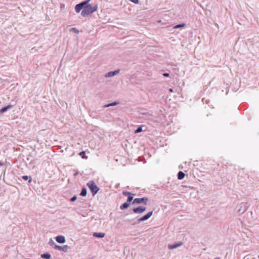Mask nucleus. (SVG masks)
I'll return each mask as SVG.
<instances>
[{
    "label": "nucleus",
    "instance_id": "nucleus-5",
    "mask_svg": "<svg viewBox=\"0 0 259 259\" xmlns=\"http://www.w3.org/2000/svg\"><path fill=\"white\" fill-rule=\"evenodd\" d=\"M54 248L56 249L63 251L64 252H67L68 251V249H70V247L66 245L61 246H59V245L55 244Z\"/></svg>",
    "mask_w": 259,
    "mask_h": 259
},
{
    "label": "nucleus",
    "instance_id": "nucleus-24",
    "mask_svg": "<svg viewBox=\"0 0 259 259\" xmlns=\"http://www.w3.org/2000/svg\"><path fill=\"white\" fill-rule=\"evenodd\" d=\"M85 151H81L79 153V155L81 156L83 158H87V157L84 156Z\"/></svg>",
    "mask_w": 259,
    "mask_h": 259
},
{
    "label": "nucleus",
    "instance_id": "nucleus-27",
    "mask_svg": "<svg viewBox=\"0 0 259 259\" xmlns=\"http://www.w3.org/2000/svg\"><path fill=\"white\" fill-rule=\"evenodd\" d=\"M77 199V196H73L71 199H70V201L71 202H73L74 201H75Z\"/></svg>",
    "mask_w": 259,
    "mask_h": 259
},
{
    "label": "nucleus",
    "instance_id": "nucleus-30",
    "mask_svg": "<svg viewBox=\"0 0 259 259\" xmlns=\"http://www.w3.org/2000/svg\"><path fill=\"white\" fill-rule=\"evenodd\" d=\"M49 243L51 245V244H55L54 241L52 239H50V241L49 242Z\"/></svg>",
    "mask_w": 259,
    "mask_h": 259
},
{
    "label": "nucleus",
    "instance_id": "nucleus-9",
    "mask_svg": "<svg viewBox=\"0 0 259 259\" xmlns=\"http://www.w3.org/2000/svg\"><path fill=\"white\" fill-rule=\"evenodd\" d=\"M182 244H183L182 242H180L179 243H175L172 244H169L168 245V248L169 249H175L178 247L181 246Z\"/></svg>",
    "mask_w": 259,
    "mask_h": 259
},
{
    "label": "nucleus",
    "instance_id": "nucleus-23",
    "mask_svg": "<svg viewBox=\"0 0 259 259\" xmlns=\"http://www.w3.org/2000/svg\"><path fill=\"white\" fill-rule=\"evenodd\" d=\"M133 200V195H129L128 196L127 202L128 203H131V202Z\"/></svg>",
    "mask_w": 259,
    "mask_h": 259
},
{
    "label": "nucleus",
    "instance_id": "nucleus-26",
    "mask_svg": "<svg viewBox=\"0 0 259 259\" xmlns=\"http://www.w3.org/2000/svg\"><path fill=\"white\" fill-rule=\"evenodd\" d=\"M71 30H72L73 32H75V33H79V31H78V30L76 28H75V27L72 28L71 29Z\"/></svg>",
    "mask_w": 259,
    "mask_h": 259
},
{
    "label": "nucleus",
    "instance_id": "nucleus-21",
    "mask_svg": "<svg viewBox=\"0 0 259 259\" xmlns=\"http://www.w3.org/2000/svg\"><path fill=\"white\" fill-rule=\"evenodd\" d=\"M143 126H144L142 125V126H139L137 128V130L135 131V133L137 134V133H139L143 131V130H142Z\"/></svg>",
    "mask_w": 259,
    "mask_h": 259
},
{
    "label": "nucleus",
    "instance_id": "nucleus-6",
    "mask_svg": "<svg viewBox=\"0 0 259 259\" xmlns=\"http://www.w3.org/2000/svg\"><path fill=\"white\" fill-rule=\"evenodd\" d=\"M153 211H150L148 213H147L146 214L144 215L141 218L138 220V223H140L141 222L145 221L148 219H149L152 215Z\"/></svg>",
    "mask_w": 259,
    "mask_h": 259
},
{
    "label": "nucleus",
    "instance_id": "nucleus-8",
    "mask_svg": "<svg viewBox=\"0 0 259 259\" xmlns=\"http://www.w3.org/2000/svg\"><path fill=\"white\" fill-rule=\"evenodd\" d=\"M119 71H120L119 70H116L114 71H110V72H108L107 73H106L105 76L106 77H112V76L117 74L118 73H119Z\"/></svg>",
    "mask_w": 259,
    "mask_h": 259
},
{
    "label": "nucleus",
    "instance_id": "nucleus-28",
    "mask_svg": "<svg viewBox=\"0 0 259 259\" xmlns=\"http://www.w3.org/2000/svg\"><path fill=\"white\" fill-rule=\"evenodd\" d=\"M132 3L137 4L139 3V0H130Z\"/></svg>",
    "mask_w": 259,
    "mask_h": 259
},
{
    "label": "nucleus",
    "instance_id": "nucleus-7",
    "mask_svg": "<svg viewBox=\"0 0 259 259\" xmlns=\"http://www.w3.org/2000/svg\"><path fill=\"white\" fill-rule=\"evenodd\" d=\"M146 209L145 207L143 206H138V207L135 208L133 209V211L134 213H142L144 212Z\"/></svg>",
    "mask_w": 259,
    "mask_h": 259
},
{
    "label": "nucleus",
    "instance_id": "nucleus-25",
    "mask_svg": "<svg viewBox=\"0 0 259 259\" xmlns=\"http://www.w3.org/2000/svg\"><path fill=\"white\" fill-rule=\"evenodd\" d=\"M185 25V24H178V25H177L175 28H180V27H184V26Z\"/></svg>",
    "mask_w": 259,
    "mask_h": 259
},
{
    "label": "nucleus",
    "instance_id": "nucleus-20",
    "mask_svg": "<svg viewBox=\"0 0 259 259\" xmlns=\"http://www.w3.org/2000/svg\"><path fill=\"white\" fill-rule=\"evenodd\" d=\"M118 103L117 102H112L111 103H110V104H108L104 105V108H106V107H110V106H115V105H117Z\"/></svg>",
    "mask_w": 259,
    "mask_h": 259
},
{
    "label": "nucleus",
    "instance_id": "nucleus-13",
    "mask_svg": "<svg viewBox=\"0 0 259 259\" xmlns=\"http://www.w3.org/2000/svg\"><path fill=\"white\" fill-rule=\"evenodd\" d=\"M12 107V105H9L7 106H5V107H3L0 110V113H3L6 112L7 110L11 108Z\"/></svg>",
    "mask_w": 259,
    "mask_h": 259
},
{
    "label": "nucleus",
    "instance_id": "nucleus-1",
    "mask_svg": "<svg viewBox=\"0 0 259 259\" xmlns=\"http://www.w3.org/2000/svg\"><path fill=\"white\" fill-rule=\"evenodd\" d=\"M97 8L98 6L97 5H91L90 6H89L88 7H85V9H83L81 14L83 17H86L95 12L97 10Z\"/></svg>",
    "mask_w": 259,
    "mask_h": 259
},
{
    "label": "nucleus",
    "instance_id": "nucleus-15",
    "mask_svg": "<svg viewBox=\"0 0 259 259\" xmlns=\"http://www.w3.org/2000/svg\"><path fill=\"white\" fill-rule=\"evenodd\" d=\"M41 257L45 259H50L51 255L49 253H45L41 254Z\"/></svg>",
    "mask_w": 259,
    "mask_h": 259
},
{
    "label": "nucleus",
    "instance_id": "nucleus-33",
    "mask_svg": "<svg viewBox=\"0 0 259 259\" xmlns=\"http://www.w3.org/2000/svg\"><path fill=\"white\" fill-rule=\"evenodd\" d=\"M77 175V172H76V173H75V174H74V176H76Z\"/></svg>",
    "mask_w": 259,
    "mask_h": 259
},
{
    "label": "nucleus",
    "instance_id": "nucleus-11",
    "mask_svg": "<svg viewBox=\"0 0 259 259\" xmlns=\"http://www.w3.org/2000/svg\"><path fill=\"white\" fill-rule=\"evenodd\" d=\"M91 0H86V1H84L80 3H79L80 4H81V6H82V7H83V9H85V7H88L89 6H90L91 5L89 4V3L90 2Z\"/></svg>",
    "mask_w": 259,
    "mask_h": 259
},
{
    "label": "nucleus",
    "instance_id": "nucleus-3",
    "mask_svg": "<svg viewBox=\"0 0 259 259\" xmlns=\"http://www.w3.org/2000/svg\"><path fill=\"white\" fill-rule=\"evenodd\" d=\"M148 200V197L135 198L134 199L133 201L132 202V204H139L141 203H143L144 204L146 205Z\"/></svg>",
    "mask_w": 259,
    "mask_h": 259
},
{
    "label": "nucleus",
    "instance_id": "nucleus-12",
    "mask_svg": "<svg viewBox=\"0 0 259 259\" xmlns=\"http://www.w3.org/2000/svg\"><path fill=\"white\" fill-rule=\"evenodd\" d=\"M130 205V203L126 201L120 205V209L121 210H124L125 209H126L129 207Z\"/></svg>",
    "mask_w": 259,
    "mask_h": 259
},
{
    "label": "nucleus",
    "instance_id": "nucleus-14",
    "mask_svg": "<svg viewBox=\"0 0 259 259\" xmlns=\"http://www.w3.org/2000/svg\"><path fill=\"white\" fill-rule=\"evenodd\" d=\"M105 235L104 233H94L93 234V236L98 238H103Z\"/></svg>",
    "mask_w": 259,
    "mask_h": 259
},
{
    "label": "nucleus",
    "instance_id": "nucleus-29",
    "mask_svg": "<svg viewBox=\"0 0 259 259\" xmlns=\"http://www.w3.org/2000/svg\"><path fill=\"white\" fill-rule=\"evenodd\" d=\"M164 77H168L169 76V74L168 73H164L162 74Z\"/></svg>",
    "mask_w": 259,
    "mask_h": 259
},
{
    "label": "nucleus",
    "instance_id": "nucleus-31",
    "mask_svg": "<svg viewBox=\"0 0 259 259\" xmlns=\"http://www.w3.org/2000/svg\"><path fill=\"white\" fill-rule=\"evenodd\" d=\"M169 91L170 93H172L174 92L172 89L171 88L169 89Z\"/></svg>",
    "mask_w": 259,
    "mask_h": 259
},
{
    "label": "nucleus",
    "instance_id": "nucleus-4",
    "mask_svg": "<svg viewBox=\"0 0 259 259\" xmlns=\"http://www.w3.org/2000/svg\"><path fill=\"white\" fill-rule=\"evenodd\" d=\"M249 205L246 202H242L239 206L237 211L243 213L245 212L248 208Z\"/></svg>",
    "mask_w": 259,
    "mask_h": 259
},
{
    "label": "nucleus",
    "instance_id": "nucleus-22",
    "mask_svg": "<svg viewBox=\"0 0 259 259\" xmlns=\"http://www.w3.org/2000/svg\"><path fill=\"white\" fill-rule=\"evenodd\" d=\"M122 194L124 196H129L130 195H134L135 194H132V193L130 192H127V191H122Z\"/></svg>",
    "mask_w": 259,
    "mask_h": 259
},
{
    "label": "nucleus",
    "instance_id": "nucleus-10",
    "mask_svg": "<svg viewBox=\"0 0 259 259\" xmlns=\"http://www.w3.org/2000/svg\"><path fill=\"white\" fill-rule=\"evenodd\" d=\"M56 240L59 243H64L65 242V237L63 236L59 235L56 237Z\"/></svg>",
    "mask_w": 259,
    "mask_h": 259
},
{
    "label": "nucleus",
    "instance_id": "nucleus-18",
    "mask_svg": "<svg viewBox=\"0 0 259 259\" xmlns=\"http://www.w3.org/2000/svg\"><path fill=\"white\" fill-rule=\"evenodd\" d=\"M22 178L25 180V181H27V180H28V182L30 183L32 181V178L30 176H23L22 177Z\"/></svg>",
    "mask_w": 259,
    "mask_h": 259
},
{
    "label": "nucleus",
    "instance_id": "nucleus-32",
    "mask_svg": "<svg viewBox=\"0 0 259 259\" xmlns=\"http://www.w3.org/2000/svg\"><path fill=\"white\" fill-rule=\"evenodd\" d=\"M3 165V163H2L1 162H0V165H1V166H2V165Z\"/></svg>",
    "mask_w": 259,
    "mask_h": 259
},
{
    "label": "nucleus",
    "instance_id": "nucleus-19",
    "mask_svg": "<svg viewBox=\"0 0 259 259\" xmlns=\"http://www.w3.org/2000/svg\"><path fill=\"white\" fill-rule=\"evenodd\" d=\"M87 194V191L85 188H83L81 191V192L80 193V196H85Z\"/></svg>",
    "mask_w": 259,
    "mask_h": 259
},
{
    "label": "nucleus",
    "instance_id": "nucleus-17",
    "mask_svg": "<svg viewBox=\"0 0 259 259\" xmlns=\"http://www.w3.org/2000/svg\"><path fill=\"white\" fill-rule=\"evenodd\" d=\"M185 176V174L182 171H180L178 174V179L179 180H182Z\"/></svg>",
    "mask_w": 259,
    "mask_h": 259
},
{
    "label": "nucleus",
    "instance_id": "nucleus-2",
    "mask_svg": "<svg viewBox=\"0 0 259 259\" xmlns=\"http://www.w3.org/2000/svg\"><path fill=\"white\" fill-rule=\"evenodd\" d=\"M87 185L91 191L93 196L96 195L99 190V187L96 185L95 183L93 181H90Z\"/></svg>",
    "mask_w": 259,
    "mask_h": 259
},
{
    "label": "nucleus",
    "instance_id": "nucleus-16",
    "mask_svg": "<svg viewBox=\"0 0 259 259\" xmlns=\"http://www.w3.org/2000/svg\"><path fill=\"white\" fill-rule=\"evenodd\" d=\"M83 8L82 7V6H81V4H77L75 7V11L77 12V13H79L80 12V11H81V9H82Z\"/></svg>",
    "mask_w": 259,
    "mask_h": 259
}]
</instances>
